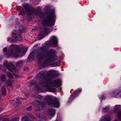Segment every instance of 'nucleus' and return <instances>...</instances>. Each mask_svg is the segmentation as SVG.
I'll return each instance as SVG.
<instances>
[{"label": "nucleus", "mask_w": 121, "mask_h": 121, "mask_svg": "<svg viewBox=\"0 0 121 121\" xmlns=\"http://www.w3.org/2000/svg\"><path fill=\"white\" fill-rule=\"evenodd\" d=\"M13 81L10 80H8L7 81V84L8 86H11L13 83Z\"/></svg>", "instance_id": "21"}, {"label": "nucleus", "mask_w": 121, "mask_h": 121, "mask_svg": "<svg viewBox=\"0 0 121 121\" xmlns=\"http://www.w3.org/2000/svg\"><path fill=\"white\" fill-rule=\"evenodd\" d=\"M1 91L2 94L4 95H5L6 94V87L5 86H2L1 89Z\"/></svg>", "instance_id": "13"}, {"label": "nucleus", "mask_w": 121, "mask_h": 121, "mask_svg": "<svg viewBox=\"0 0 121 121\" xmlns=\"http://www.w3.org/2000/svg\"><path fill=\"white\" fill-rule=\"evenodd\" d=\"M22 5L25 8V9L27 10L28 8L29 5L28 4H23Z\"/></svg>", "instance_id": "25"}, {"label": "nucleus", "mask_w": 121, "mask_h": 121, "mask_svg": "<svg viewBox=\"0 0 121 121\" xmlns=\"http://www.w3.org/2000/svg\"><path fill=\"white\" fill-rule=\"evenodd\" d=\"M7 49V48L6 47H5L3 48V50L4 52H5L6 51Z\"/></svg>", "instance_id": "30"}, {"label": "nucleus", "mask_w": 121, "mask_h": 121, "mask_svg": "<svg viewBox=\"0 0 121 121\" xmlns=\"http://www.w3.org/2000/svg\"><path fill=\"white\" fill-rule=\"evenodd\" d=\"M7 75L8 77L11 79L13 78V77L12 74L9 72H8L7 73Z\"/></svg>", "instance_id": "18"}, {"label": "nucleus", "mask_w": 121, "mask_h": 121, "mask_svg": "<svg viewBox=\"0 0 121 121\" xmlns=\"http://www.w3.org/2000/svg\"><path fill=\"white\" fill-rule=\"evenodd\" d=\"M23 62L22 60H21L18 61L17 64V66L18 67H21L22 66Z\"/></svg>", "instance_id": "16"}, {"label": "nucleus", "mask_w": 121, "mask_h": 121, "mask_svg": "<svg viewBox=\"0 0 121 121\" xmlns=\"http://www.w3.org/2000/svg\"><path fill=\"white\" fill-rule=\"evenodd\" d=\"M3 65L8 70L12 72L16 77H18V76L15 74V73H16L17 70L12 63L5 61L4 62Z\"/></svg>", "instance_id": "6"}, {"label": "nucleus", "mask_w": 121, "mask_h": 121, "mask_svg": "<svg viewBox=\"0 0 121 121\" xmlns=\"http://www.w3.org/2000/svg\"><path fill=\"white\" fill-rule=\"evenodd\" d=\"M111 117L109 115H107L102 117L100 121H111Z\"/></svg>", "instance_id": "10"}, {"label": "nucleus", "mask_w": 121, "mask_h": 121, "mask_svg": "<svg viewBox=\"0 0 121 121\" xmlns=\"http://www.w3.org/2000/svg\"><path fill=\"white\" fill-rule=\"evenodd\" d=\"M37 116L38 117H40L41 116V114H40V116H38V115H37Z\"/></svg>", "instance_id": "36"}, {"label": "nucleus", "mask_w": 121, "mask_h": 121, "mask_svg": "<svg viewBox=\"0 0 121 121\" xmlns=\"http://www.w3.org/2000/svg\"><path fill=\"white\" fill-rule=\"evenodd\" d=\"M49 44L50 46L56 47L57 46V39L56 37L53 36H51Z\"/></svg>", "instance_id": "8"}, {"label": "nucleus", "mask_w": 121, "mask_h": 121, "mask_svg": "<svg viewBox=\"0 0 121 121\" xmlns=\"http://www.w3.org/2000/svg\"><path fill=\"white\" fill-rule=\"evenodd\" d=\"M57 66V65L56 64V65L54 66Z\"/></svg>", "instance_id": "40"}, {"label": "nucleus", "mask_w": 121, "mask_h": 121, "mask_svg": "<svg viewBox=\"0 0 121 121\" xmlns=\"http://www.w3.org/2000/svg\"><path fill=\"white\" fill-rule=\"evenodd\" d=\"M50 32L49 29L47 27L45 28L43 31H41L39 34L38 38L39 39H41L44 38Z\"/></svg>", "instance_id": "7"}, {"label": "nucleus", "mask_w": 121, "mask_h": 121, "mask_svg": "<svg viewBox=\"0 0 121 121\" xmlns=\"http://www.w3.org/2000/svg\"><path fill=\"white\" fill-rule=\"evenodd\" d=\"M2 110V109H1V108H0V112H1V110Z\"/></svg>", "instance_id": "38"}, {"label": "nucleus", "mask_w": 121, "mask_h": 121, "mask_svg": "<svg viewBox=\"0 0 121 121\" xmlns=\"http://www.w3.org/2000/svg\"><path fill=\"white\" fill-rule=\"evenodd\" d=\"M45 71L39 72L37 76V78L39 79L40 82L39 85L41 86H45L48 91L54 92L56 91V89L53 87H49L52 86L58 87L61 85V81L60 79H57L51 81L50 78H56L57 75H56V72L54 70H50L48 71L45 75Z\"/></svg>", "instance_id": "1"}, {"label": "nucleus", "mask_w": 121, "mask_h": 121, "mask_svg": "<svg viewBox=\"0 0 121 121\" xmlns=\"http://www.w3.org/2000/svg\"><path fill=\"white\" fill-rule=\"evenodd\" d=\"M34 81H32V82H31V85H34V84H33V83H34Z\"/></svg>", "instance_id": "33"}, {"label": "nucleus", "mask_w": 121, "mask_h": 121, "mask_svg": "<svg viewBox=\"0 0 121 121\" xmlns=\"http://www.w3.org/2000/svg\"><path fill=\"white\" fill-rule=\"evenodd\" d=\"M47 45L41 47L38 50L31 52L28 58L32 60L35 56H36L39 61H43L44 66L57 60L58 58L56 55L55 51L52 49L47 51Z\"/></svg>", "instance_id": "2"}, {"label": "nucleus", "mask_w": 121, "mask_h": 121, "mask_svg": "<svg viewBox=\"0 0 121 121\" xmlns=\"http://www.w3.org/2000/svg\"><path fill=\"white\" fill-rule=\"evenodd\" d=\"M17 102H18V103L19 104H21V101H20V100H18L17 101Z\"/></svg>", "instance_id": "34"}, {"label": "nucleus", "mask_w": 121, "mask_h": 121, "mask_svg": "<svg viewBox=\"0 0 121 121\" xmlns=\"http://www.w3.org/2000/svg\"><path fill=\"white\" fill-rule=\"evenodd\" d=\"M26 109L27 110L29 111H31L32 110V107L31 106L28 107Z\"/></svg>", "instance_id": "28"}, {"label": "nucleus", "mask_w": 121, "mask_h": 121, "mask_svg": "<svg viewBox=\"0 0 121 121\" xmlns=\"http://www.w3.org/2000/svg\"><path fill=\"white\" fill-rule=\"evenodd\" d=\"M29 69L28 68H25L24 69V70L25 71H28V70Z\"/></svg>", "instance_id": "31"}, {"label": "nucleus", "mask_w": 121, "mask_h": 121, "mask_svg": "<svg viewBox=\"0 0 121 121\" xmlns=\"http://www.w3.org/2000/svg\"><path fill=\"white\" fill-rule=\"evenodd\" d=\"M120 92V90L114 91L110 93V95L112 97H115L116 95H118Z\"/></svg>", "instance_id": "11"}, {"label": "nucleus", "mask_w": 121, "mask_h": 121, "mask_svg": "<svg viewBox=\"0 0 121 121\" xmlns=\"http://www.w3.org/2000/svg\"><path fill=\"white\" fill-rule=\"evenodd\" d=\"M53 96H47L45 98L43 102H39L37 100L35 102L38 105L42 107L45 106L47 104L53 107L58 108L59 106V101L57 99L53 100Z\"/></svg>", "instance_id": "4"}, {"label": "nucleus", "mask_w": 121, "mask_h": 121, "mask_svg": "<svg viewBox=\"0 0 121 121\" xmlns=\"http://www.w3.org/2000/svg\"><path fill=\"white\" fill-rule=\"evenodd\" d=\"M7 75L8 77L11 79L13 78V77L12 74L9 72H8L7 73Z\"/></svg>", "instance_id": "19"}, {"label": "nucleus", "mask_w": 121, "mask_h": 121, "mask_svg": "<svg viewBox=\"0 0 121 121\" xmlns=\"http://www.w3.org/2000/svg\"><path fill=\"white\" fill-rule=\"evenodd\" d=\"M12 49L9 50L7 52L4 53L5 56L9 58L12 57L16 58L20 57H21L24 55L26 52L27 49L24 48L22 51L20 50L19 47L17 45H12Z\"/></svg>", "instance_id": "3"}, {"label": "nucleus", "mask_w": 121, "mask_h": 121, "mask_svg": "<svg viewBox=\"0 0 121 121\" xmlns=\"http://www.w3.org/2000/svg\"><path fill=\"white\" fill-rule=\"evenodd\" d=\"M20 14L22 15H23L24 14V9L22 7L20 8Z\"/></svg>", "instance_id": "23"}, {"label": "nucleus", "mask_w": 121, "mask_h": 121, "mask_svg": "<svg viewBox=\"0 0 121 121\" xmlns=\"http://www.w3.org/2000/svg\"><path fill=\"white\" fill-rule=\"evenodd\" d=\"M100 100H102V99H100Z\"/></svg>", "instance_id": "41"}, {"label": "nucleus", "mask_w": 121, "mask_h": 121, "mask_svg": "<svg viewBox=\"0 0 121 121\" xmlns=\"http://www.w3.org/2000/svg\"><path fill=\"white\" fill-rule=\"evenodd\" d=\"M109 108V107L108 106H107L105 108H103L102 109V112L105 113L106 112L108 111Z\"/></svg>", "instance_id": "17"}, {"label": "nucleus", "mask_w": 121, "mask_h": 121, "mask_svg": "<svg viewBox=\"0 0 121 121\" xmlns=\"http://www.w3.org/2000/svg\"><path fill=\"white\" fill-rule=\"evenodd\" d=\"M35 89L38 92H40V91H41V88L39 87L38 86H35Z\"/></svg>", "instance_id": "24"}, {"label": "nucleus", "mask_w": 121, "mask_h": 121, "mask_svg": "<svg viewBox=\"0 0 121 121\" xmlns=\"http://www.w3.org/2000/svg\"><path fill=\"white\" fill-rule=\"evenodd\" d=\"M16 99L17 100H18L19 99V97H17L16 98Z\"/></svg>", "instance_id": "35"}, {"label": "nucleus", "mask_w": 121, "mask_h": 121, "mask_svg": "<svg viewBox=\"0 0 121 121\" xmlns=\"http://www.w3.org/2000/svg\"><path fill=\"white\" fill-rule=\"evenodd\" d=\"M55 121H58L57 120H56Z\"/></svg>", "instance_id": "39"}, {"label": "nucleus", "mask_w": 121, "mask_h": 121, "mask_svg": "<svg viewBox=\"0 0 121 121\" xmlns=\"http://www.w3.org/2000/svg\"><path fill=\"white\" fill-rule=\"evenodd\" d=\"M6 80V77L4 74L1 75V81L3 82H4Z\"/></svg>", "instance_id": "15"}, {"label": "nucleus", "mask_w": 121, "mask_h": 121, "mask_svg": "<svg viewBox=\"0 0 121 121\" xmlns=\"http://www.w3.org/2000/svg\"><path fill=\"white\" fill-rule=\"evenodd\" d=\"M121 108V106L120 105H115L114 108V112L115 113L117 112L118 110L120 109Z\"/></svg>", "instance_id": "14"}, {"label": "nucleus", "mask_w": 121, "mask_h": 121, "mask_svg": "<svg viewBox=\"0 0 121 121\" xmlns=\"http://www.w3.org/2000/svg\"><path fill=\"white\" fill-rule=\"evenodd\" d=\"M100 98H102V99H103L105 98V97L104 95H102L100 97Z\"/></svg>", "instance_id": "32"}, {"label": "nucleus", "mask_w": 121, "mask_h": 121, "mask_svg": "<svg viewBox=\"0 0 121 121\" xmlns=\"http://www.w3.org/2000/svg\"><path fill=\"white\" fill-rule=\"evenodd\" d=\"M113 121H119L118 120H115Z\"/></svg>", "instance_id": "37"}, {"label": "nucleus", "mask_w": 121, "mask_h": 121, "mask_svg": "<svg viewBox=\"0 0 121 121\" xmlns=\"http://www.w3.org/2000/svg\"><path fill=\"white\" fill-rule=\"evenodd\" d=\"M81 90L82 89H79L77 90H76L74 93L71 95L69 99V102L71 101L73 99V97L77 96L81 92Z\"/></svg>", "instance_id": "9"}, {"label": "nucleus", "mask_w": 121, "mask_h": 121, "mask_svg": "<svg viewBox=\"0 0 121 121\" xmlns=\"http://www.w3.org/2000/svg\"><path fill=\"white\" fill-rule=\"evenodd\" d=\"M40 9H41L40 7L39 6L37 8V11L38 12H39L40 11Z\"/></svg>", "instance_id": "29"}, {"label": "nucleus", "mask_w": 121, "mask_h": 121, "mask_svg": "<svg viewBox=\"0 0 121 121\" xmlns=\"http://www.w3.org/2000/svg\"><path fill=\"white\" fill-rule=\"evenodd\" d=\"M49 115L51 117H53L55 114V111L53 109H51L49 110L48 111Z\"/></svg>", "instance_id": "12"}, {"label": "nucleus", "mask_w": 121, "mask_h": 121, "mask_svg": "<svg viewBox=\"0 0 121 121\" xmlns=\"http://www.w3.org/2000/svg\"><path fill=\"white\" fill-rule=\"evenodd\" d=\"M19 119L18 118H16L12 119L11 121H19Z\"/></svg>", "instance_id": "27"}, {"label": "nucleus", "mask_w": 121, "mask_h": 121, "mask_svg": "<svg viewBox=\"0 0 121 121\" xmlns=\"http://www.w3.org/2000/svg\"><path fill=\"white\" fill-rule=\"evenodd\" d=\"M55 18L54 11L53 10H51L47 17L42 22V24L44 26H53L54 25Z\"/></svg>", "instance_id": "5"}, {"label": "nucleus", "mask_w": 121, "mask_h": 121, "mask_svg": "<svg viewBox=\"0 0 121 121\" xmlns=\"http://www.w3.org/2000/svg\"><path fill=\"white\" fill-rule=\"evenodd\" d=\"M117 117L119 120H121V111L118 112L117 113Z\"/></svg>", "instance_id": "22"}, {"label": "nucleus", "mask_w": 121, "mask_h": 121, "mask_svg": "<svg viewBox=\"0 0 121 121\" xmlns=\"http://www.w3.org/2000/svg\"><path fill=\"white\" fill-rule=\"evenodd\" d=\"M22 121H28V118L26 116H24L22 118Z\"/></svg>", "instance_id": "20"}, {"label": "nucleus", "mask_w": 121, "mask_h": 121, "mask_svg": "<svg viewBox=\"0 0 121 121\" xmlns=\"http://www.w3.org/2000/svg\"><path fill=\"white\" fill-rule=\"evenodd\" d=\"M35 97L36 98H38L39 99H41L42 98V96H41L40 95H36L35 96Z\"/></svg>", "instance_id": "26"}]
</instances>
